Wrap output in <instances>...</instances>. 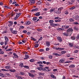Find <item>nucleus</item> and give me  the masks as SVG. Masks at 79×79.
<instances>
[{
	"label": "nucleus",
	"mask_w": 79,
	"mask_h": 79,
	"mask_svg": "<svg viewBox=\"0 0 79 79\" xmlns=\"http://www.w3.org/2000/svg\"><path fill=\"white\" fill-rule=\"evenodd\" d=\"M39 47V45L38 44H36L35 45L34 47L35 48H37V47Z\"/></svg>",
	"instance_id": "51"
},
{
	"label": "nucleus",
	"mask_w": 79,
	"mask_h": 79,
	"mask_svg": "<svg viewBox=\"0 0 79 79\" xmlns=\"http://www.w3.org/2000/svg\"><path fill=\"white\" fill-rule=\"evenodd\" d=\"M1 70L2 71H8V70H6L4 69H2Z\"/></svg>",
	"instance_id": "44"
},
{
	"label": "nucleus",
	"mask_w": 79,
	"mask_h": 79,
	"mask_svg": "<svg viewBox=\"0 0 79 79\" xmlns=\"http://www.w3.org/2000/svg\"><path fill=\"white\" fill-rule=\"evenodd\" d=\"M49 23H53V21L52 20H51L49 21Z\"/></svg>",
	"instance_id": "62"
},
{
	"label": "nucleus",
	"mask_w": 79,
	"mask_h": 79,
	"mask_svg": "<svg viewBox=\"0 0 79 79\" xmlns=\"http://www.w3.org/2000/svg\"><path fill=\"white\" fill-rule=\"evenodd\" d=\"M6 75L7 76H10V74L8 73H5Z\"/></svg>",
	"instance_id": "40"
},
{
	"label": "nucleus",
	"mask_w": 79,
	"mask_h": 79,
	"mask_svg": "<svg viewBox=\"0 0 79 79\" xmlns=\"http://www.w3.org/2000/svg\"><path fill=\"white\" fill-rule=\"evenodd\" d=\"M28 74L29 75V76H30V77H34L35 76L33 74H31V73H28Z\"/></svg>",
	"instance_id": "9"
},
{
	"label": "nucleus",
	"mask_w": 79,
	"mask_h": 79,
	"mask_svg": "<svg viewBox=\"0 0 79 79\" xmlns=\"http://www.w3.org/2000/svg\"><path fill=\"white\" fill-rule=\"evenodd\" d=\"M10 71V72H12V73H15V72H16V70L15 69H11L9 70Z\"/></svg>",
	"instance_id": "13"
},
{
	"label": "nucleus",
	"mask_w": 79,
	"mask_h": 79,
	"mask_svg": "<svg viewBox=\"0 0 79 79\" xmlns=\"http://www.w3.org/2000/svg\"><path fill=\"white\" fill-rule=\"evenodd\" d=\"M57 38L59 42H62V39H61V37H58Z\"/></svg>",
	"instance_id": "7"
},
{
	"label": "nucleus",
	"mask_w": 79,
	"mask_h": 79,
	"mask_svg": "<svg viewBox=\"0 0 79 79\" xmlns=\"http://www.w3.org/2000/svg\"><path fill=\"white\" fill-rule=\"evenodd\" d=\"M30 62H34V59H31L30 60Z\"/></svg>",
	"instance_id": "53"
},
{
	"label": "nucleus",
	"mask_w": 79,
	"mask_h": 79,
	"mask_svg": "<svg viewBox=\"0 0 79 79\" xmlns=\"http://www.w3.org/2000/svg\"><path fill=\"white\" fill-rule=\"evenodd\" d=\"M0 76H2V77H4V76H3V73H0Z\"/></svg>",
	"instance_id": "35"
},
{
	"label": "nucleus",
	"mask_w": 79,
	"mask_h": 79,
	"mask_svg": "<svg viewBox=\"0 0 79 79\" xmlns=\"http://www.w3.org/2000/svg\"><path fill=\"white\" fill-rule=\"evenodd\" d=\"M37 30L38 31V32H41V31H42V30L41 29H37Z\"/></svg>",
	"instance_id": "37"
},
{
	"label": "nucleus",
	"mask_w": 79,
	"mask_h": 79,
	"mask_svg": "<svg viewBox=\"0 0 79 79\" xmlns=\"http://www.w3.org/2000/svg\"><path fill=\"white\" fill-rule=\"evenodd\" d=\"M25 58H24V60H26L27 58H29V56L28 55H26L25 56Z\"/></svg>",
	"instance_id": "11"
},
{
	"label": "nucleus",
	"mask_w": 79,
	"mask_h": 79,
	"mask_svg": "<svg viewBox=\"0 0 79 79\" xmlns=\"http://www.w3.org/2000/svg\"><path fill=\"white\" fill-rule=\"evenodd\" d=\"M18 14H17V15H16V16L15 17V18H14V19L15 20H16L18 18Z\"/></svg>",
	"instance_id": "24"
},
{
	"label": "nucleus",
	"mask_w": 79,
	"mask_h": 79,
	"mask_svg": "<svg viewBox=\"0 0 79 79\" xmlns=\"http://www.w3.org/2000/svg\"><path fill=\"white\" fill-rule=\"evenodd\" d=\"M76 19H79V16L78 15H77L76 16Z\"/></svg>",
	"instance_id": "57"
},
{
	"label": "nucleus",
	"mask_w": 79,
	"mask_h": 79,
	"mask_svg": "<svg viewBox=\"0 0 79 79\" xmlns=\"http://www.w3.org/2000/svg\"><path fill=\"white\" fill-rule=\"evenodd\" d=\"M72 62V61H66L65 62V63H71Z\"/></svg>",
	"instance_id": "42"
},
{
	"label": "nucleus",
	"mask_w": 79,
	"mask_h": 79,
	"mask_svg": "<svg viewBox=\"0 0 79 79\" xmlns=\"http://www.w3.org/2000/svg\"><path fill=\"white\" fill-rule=\"evenodd\" d=\"M63 10V7H62L59 8L58 9V10L60 11H61V10Z\"/></svg>",
	"instance_id": "21"
},
{
	"label": "nucleus",
	"mask_w": 79,
	"mask_h": 79,
	"mask_svg": "<svg viewBox=\"0 0 79 79\" xmlns=\"http://www.w3.org/2000/svg\"><path fill=\"white\" fill-rule=\"evenodd\" d=\"M14 15H15V13H14V12H12L11 14V16H13Z\"/></svg>",
	"instance_id": "39"
},
{
	"label": "nucleus",
	"mask_w": 79,
	"mask_h": 79,
	"mask_svg": "<svg viewBox=\"0 0 79 79\" xmlns=\"http://www.w3.org/2000/svg\"><path fill=\"white\" fill-rule=\"evenodd\" d=\"M16 15H17V14H18L17 16L18 17H19V16H21V12H19V13H16Z\"/></svg>",
	"instance_id": "20"
},
{
	"label": "nucleus",
	"mask_w": 79,
	"mask_h": 79,
	"mask_svg": "<svg viewBox=\"0 0 79 79\" xmlns=\"http://www.w3.org/2000/svg\"><path fill=\"white\" fill-rule=\"evenodd\" d=\"M8 23H9V24H13V22L12 21H9V22H8Z\"/></svg>",
	"instance_id": "60"
},
{
	"label": "nucleus",
	"mask_w": 79,
	"mask_h": 79,
	"mask_svg": "<svg viewBox=\"0 0 79 79\" xmlns=\"http://www.w3.org/2000/svg\"><path fill=\"white\" fill-rule=\"evenodd\" d=\"M76 8V7H75V6L72 7L70 8V10H73V9H74V8Z\"/></svg>",
	"instance_id": "55"
},
{
	"label": "nucleus",
	"mask_w": 79,
	"mask_h": 79,
	"mask_svg": "<svg viewBox=\"0 0 79 79\" xmlns=\"http://www.w3.org/2000/svg\"><path fill=\"white\" fill-rule=\"evenodd\" d=\"M39 52H43L44 51V49H40L39 50Z\"/></svg>",
	"instance_id": "59"
},
{
	"label": "nucleus",
	"mask_w": 79,
	"mask_h": 79,
	"mask_svg": "<svg viewBox=\"0 0 79 79\" xmlns=\"http://www.w3.org/2000/svg\"><path fill=\"white\" fill-rule=\"evenodd\" d=\"M20 73L21 75H24L25 74V73H24V72H20Z\"/></svg>",
	"instance_id": "30"
},
{
	"label": "nucleus",
	"mask_w": 79,
	"mask_h": 79,
	"mask_svg": "<svg viewBox=\"0 0 79 79\" xmlns=\"http://www.w3.org/2000/svg\"><path fill=\"white\" fill-rule=\"evenodd\" d=\"M25 23L27 25H29V24H31V23L30 21H27L25 22Z\"/></svg>",
	"instance_id": "10"
},
{
	"label": "nucleus",
	"mask_w": 79,
	"mask_h": 79,
	"mask_svg": "<svg viewBox=\"0 0 79 79\" xmlns=\"http://www.w3.org/2000/svg\"><path fill=\"white\" fill-rule=\"evenodd\" d=\"M69 21H71V22H73V21H74V20H73V19H72V18H70L69 19Z\"/></svg>",
	"instance_id": "46"
},
{
	"label": "nucleus",
	"mask_w": 79,
	"mask_h": 79,
	"mask_svg": "<svg viewBox=\"0 0 79 79\" xmlns=\"http://www.w3.org/2000/svg\"><path fill=\"white\" fill-rule=\"evenodd\" d=\"M75 65H74L72 64L69 66V68H74Z\"/></svg>",
	"instance_id": "28"
},
{
	"label": "nucleus",
	"mask_w": 79,
	"mask_h": 79,
	"mask_svg": "<svg viewBox=\"0 0 79 79\" xmlns=\"http://www.w3.org/2000/svg\"><path fill=\"white\" fill-rule=\"evenodd\" d=\"M56 13L57 14H60L61 13V11L59 10H57L56 11Z\"/></svg>",
	"instance_id": "25"
},
{
	"label": "nucleus",
	"mask_w": 79,
	"mask_h": 79,
	"mask_svg": "<svg viewBox=\"0 0 79 79\" xmlns=\"http://www.w3.org/2000/svg\"><path fill=\"white\" fill-rule=\"evenodd\" d=\"M7 32V31H4L3 32L2 34H5V33H6Z\"/></svg>",
	"instance_id": "63"
},
{
	"label": "nucleus",
	"mask_w": 79,
	"mask_h": 79,
	"mask_svg": "<svg viewBox=\"0 0 79 79\" xmlns=\"http://www.w3.org/2000/svg\"><path fill=\"white\" fill-rule=\"evenodd\" d=\"M73 29L75 30H76V31H78V28H77V27H73Z\"/></svg>",
	"instance_id": "29"
},
{
	"label": "nucleus",
	"mask_w": 79,
	"mask_h": 79,
	"mask_svg": "<svg viewBox=\"0 0 79 79\" xmlns=\"http://www.w3.org/2000/svg\"><path fill=\"white\" fill-rule=\"evenodd\" d=\"M66 52L65 51H63L61 52L62 54H64V53H66Z\"/></svg>",
	"instance_id": "32"
},
{
	"label": "nucleus",
	"mask_w": 79,
	"mask_h": 79,
	"mask_svg": "<svg viewBox=\"0 0 79 79\" xmlns=\"http://www.w3.org/2000/svg\"><path fill=\"white\" fill-rule=\"evenodd\" d=\"M19 66L20 68H23V67H24V64L23 63H21L20 64Z\"/></svg>",
	"instance_id": "17"
},
{
	"label": "nucleus",
	"mask_w": 79,
	"mask_h": 79,
	"mask_svg": "<svg viewBox=\"0 0 79 79\" xmlns=\"http://www.w3.org/2000/svg\"><path fill=\"white\" fill-rule=\"evenodd\" d=\"M53 54V55H55V56H60V55L56 53H54Z\"/></svg>",
	"instance_id": "19"
},
{
	"label": "nucleus",
	"mask_w": 79,
	"mask_h": 79,
	"mask_svg": "<svg viewBox=\"0 0 79 79\" xmlns=\"http://www.w3.org/2000/svg\"><path fill=\"white\" fill-rule=\"evenodd\" d=\"M11 32L13 34H17V31H11Z\"/></svg>",
	"instance_id": "15"
},
{
	"label": "nucleus",
	"mask_w": 79,
	"mask_h": 79,
	"mask_svg": "<svg viewBox=\"0 0 79 79\" xmlns=\"http://www.w3.org/2000/svg\"><path fill=\"white\" fill-rule=\"evenodd\" d=\"M54 10H55V8L52 9H51V10H50V12L51 13H52V11H54Z\"/></svg>",
	"instance_id": "34"
},
{
	"label": "nucleus",
	"mask_w": 79,
	"mask_h": 79,
	"mask_svg": "<svg viewBox=\"0 0 79 79\" xmlns=\"http://www.w3.org/2000/svg\"><path fill=\"white\" fill-rule=\"evenodd\" d=\"M53 58V56L52 55H50L49 56V59H52V58Z\"/></svg>",
	"instance_id": "47"
},
{
	"label": "nucleus",
	"mask_w": 79,
	"mask_h": 79,
	"mask_svg": "<svg viewBox=\"0 0 79 79\" xmlns=\"http://www.w3.org/2000/svg\"><path fill=\"white\" fill-rule=\"evenodd\" d=\"M22 42H23V43H26V40H24L23 39L22 41Z\"/></svg>",
	"instance_id": "50"
},
{
	"label": "nucleus",
	"mask_w": 79,
	"mask_h": 79,
	"mask_svg": "<svg viewBox=\"0 0 79 79\" xmlns=\"http://www.w3.org/2000/svg\"><path fill=\"white\" fill-rule=\"evenodd\" d=\"M79 52V51L77 50L76 51H74V53H78V52Z\"/></svg>",
	"instance_id": "54"
},
{
	"label": "nucleus",
	"mask_w": 79,
	"mask_h": 79,
	"mask_svg": "<svg viewBox=\"0 0 79 79\" xmlns=\"http://www.w3.org/2000/svg\"><path fill=\"white\" fill-rule=\"evenodd\" d=\"M64 27L65 29H68V28L69 27V26L68 25H64Z\"/></svg>",
	"instance_id": "22"
},
{
	"label": "nucleus",
	"mask_w": 79,
	"mask_h": 79,
	"mask_svg": "<svg viewBox=\"0 0 79 79\" xmlns=\"http://www.w3.org/2000/svg\"><path fill=\"white\" fill-rule=\"evenodd\" d=\"M37 19V18L36 17H35L34 18H33L32 19V20L33 21H36Z\"/></svg>",
	"instance_id": "26"
},
{
	"label": "nucleus",
	"mask_w": 79,
	"mask_h": 79,
	"mask_svg": "<svg viewBox=\"0 0 79 79\" xmlns=\"http://www.w3.org/2000/svg\"><path fill=\"white\" fill-rule=\"evenodd\" d=\"M74 48H77V49H78V48H79V46H74Z\"/></svg>",
	"instance_id": "38"
},
{
	"label": "nucleus",
	"mask_w": 79,
	"mask_h": 79,
	"mask_svg": "<svg viewBox=\"0 0 79 79\" xmlns=\"http://www.w3.org/2000/svg\"><path fill=\"white\" fill-rule=\"evenodd\" d=\"M64 60L62 59H61L60 60L59 62L61 63H64Z\"/></svg>",
	"instance_id": "18"
},
{
	"label": "nucleus",
	"mask_w": 79,
	"mask_h": 79,
	"mask_svg": "<svg viewBox=\"0 0 79 79\" xmlns=\"http://www.w3.org/2000/svg\"><path fill=\"white\" fill-rule=\"evenodd\" d=\"M73 31V30L72 28H69L67 30V33L68 34H70V35H71L72 34V32Z\"/></svg>",
	"instance_id": "1"
},
{
	"label": "nucleus",
	"mask_w": 79,
	"mask_h": 79,
	"mask_svg": "<svg viewBox=\"0 0 79 79\" xmlns=\"http://www.w3.org/2000/svg\"><path fill=\"white\" fill-rule=\"evenodd\" d=\"M45 68L43 69V71H50V70L49 69V67H46Z\"/></svg>",
	"instance_id": "2"
},
{
	"label": "nucleus",
	"mask_w": 79,
	"mask_h": 79,
	"mask_svg": "<svg viewBox=\"0 0 79 79\" xmlns=\"http://www.w3.org/2000/svg\"><path fill=\"white\" fill-rule=\"evenodd\" d=\"M51 77H52V78H53V79H56V77L53 74H51Z\"/></svg>",
	"instance_id": "16"
},
{
	"label": "nucleus",
	"mask_w": 79,
	"mask_h": 79,
	"mask_svg": "<svg viewBox=\"0 0 79 79\" xmlns=\"http://www.w3.org/2000/svg\"><path fill=\"white\" fill-rule=\"evenodd\" d=\"M71 39L72 40H75V37H74V36H72L71 37Z\"/></svg>",
	"instance_id": "48"
},
{
	"label": "nucleus",
	"mask_w": 79,
	"mask_h": 79,
	"mask_svg": "<svg viewBox=\"0 0 79 79\" xmlns=\"http://www.w3.org/2000/svg\"><path fill=\"white\" fill-rule=\"evenodd\" d=\"M37 3L38 4H41V3H42V1L40 0Z\"/></svg>",
	"instance_id": "23"
},
{
	"label": "nucleus",
	"mask_w": 79,
	"mask_h": 79,
	"mask_svg": "<svg viewBox=\"0 0 79 79\" xmlns=\"http://www.w3.org/2000/svg\"><path fill=\"white\" fill-rule=\"evenodd\" d=\"M0 54H1L2 55H3V54H4V52L3 51H0Z\"/></svg>",
	"instance_id": "41"
},
{
	"label": "nucleus",
	"mask_w": 79,
	"mask_h": 79,
	"mask_svg": "<svg viewBox=\"0 0 79 79\" xmlns=\"http://www.w3.org/2000/svg\"><path fill=\"white\" fill-rule=\"evenodd\" d=\"M23 33L26 34V33H27V31H23Z\"/></svg>",
	"instance_id": "64"
},
{
	"label": "nucleus",
	"mask_w": 79,
	"mask_h": 79,
	"mask_svg": "<svg viewBox=\"0 0 79 79\" xmlns=\"http://www.w3.org/2000/svg\"><path fill=\"white\" fill-rule=\"evenodd\" d=\"M34 15H35V16H39L40 15V12H38L36 14H34Z\"/></svg>",
	"instance_id": "5"
},
{
	"label": "nucleus",
	"mask_w": 79,
	"mask_h": 79,
	"mask_svg": "<svg viewBox=\"0 0 79 79\" xmlns=\"http://www.w3.org/2000/svg\"><path fill=\"white\" fill-rule=\"evenodd\" d=\"M53 49H56V50H64V48H57V47L56 46H55L54 47H53Z\"/></svg>",
	"instance_id": "3"
},
{
	"label": "nucleus",
	"mask_w": 79,
	"mask_h": 79,
	"mask_svg": "<svg viewBox=\"0 0 79 79\" xmlns=\"http://www.w3.org/2000/svg\"><path fill=\"white\" fill-rule=\"evenodd\" d=\"M46 64H47V65H48V64H50V62H46Z\"/></svg>",
	"instance_id": "58"
},
{
	"label": "nucleus",
	"mask_w": 79,
	"mask_h": 79,
	"mask_svg": "<svg viewBox=\"0 0 79 79\" xmlns=\"http://www.w3.org/2000/svg\"><path fill=\"white\" fill-rule=\"evenodd\" d=\"M5 68L6 69H9L10 68V67L9 66H6Z\"/></svg>",
	"instance_id": "52"
},
{
	"label": "nucleus",
	"mask_w": 79,
	"mask_h": 79,
	"mask_svg": "<svg viewBox=\"0 0 79 79\" xmlns=\"http://www.w3.org/2000/svg\"><path fill=\"white\" fill-rule=\"evenodd\" d=\"M44 73H42L41 72L39 73V75H44Z\"/></svg>",
	"instance_id": "49"
},
{
	"label": "nucleus",
	"mask_w": 79,
	"mask_h": 79,
	"mask_svg": "<svg viewBox=\"0 0 79 79\" xmlns=\"http://www.w3.org/2000/svg\"><path fill=\"white\" fill-rule=\"evenodd\" d=\"M46 44L47 45V47H49V46H50V42H47L46 43Z\"/></svg>",
	"instance_id": "6"
},
{
	"label": "nucleus",
	"mask_w": 79,
	"mask_h": 79,
	"mask_svg": "<svg viewBox=\"0 0 79 79\" xmlns=\"http://www.w3.org/2000/svg\"><path fill=\"white\" fill-rule=\"evenodd\" d=\"M36 0H30L29 4L31 5H34L35 3V1Z\"/></svg>",
	"instance_id": "4"
},
{
	"label": "nucleus",
	"mask_w": 79,
	"mask_h": 79,
	"mask_svg": "<svg viewBox=\"0 0 79 79\" xmlns=\"http://www.w3.org/2000/svg\"><path fill=\"white\" fill-rule=\"evenodd\" d=\"M8 51H12V49H8L6 50V52H8Z\"/></svg>",
	"instance_id": "45"
},
{
	"label": "nucleus",
	"mask_w": 79,
	"mask_h": 79,
	"mask_svg": "<svg viewBox=\"0 0 79 79\" xmlns=\"http://www.w3.org/2000/svg\"><path fill=\"white\" fill-rule=\"evenodd\" d=\"M37 64H43V63H42V62H40V61H39V62H38L37 63Z\"/></svg>",
	"instance_id": "43"
},
{
	"label": "nucleus",
	"mask_w": 79,
	"mask_h": 79,
	"mask_svg": "<svg viewBox=\"0 0 79 79\" xmlns=\"http://www.w3.org/2000/svg\"><path fill=\"white\" fill-rule=\"evenodd\" d=\"M63 35H65V36H68V33L67 32V33H63Z\"/></svg>",
	"instance_id": "33"
},
{
	"label": "nucleus",
	"mask_w": 79,
	"mask_h": 79,
	"mask_svg": "<svg viewBox=\"0 0 79 79\" xmlns=\"http://www.w3.org/2000/svg\"><path fill=\"white\" fill-rule=\"evenodd\" d=\"M60 19V18L58 17H56L55 18V19Z\"/></svg>",
	"instance_id": "56"
},
{
	"label": "nucleus",
	"mask_w": 79,
	"mask_h": 79,
	"mask_svg": "<svg viewBox=\"0 0 79 79\" xmlns=\"http://www.w3.org/2000/svg\"><path fill=\"white\" fill-rule=\"evenodd\" d=\"M51 25L52 26H57L58 25L57 24H55V23H52L51 24Z\"/></svg>",
	"instance_id": "8"
},
{
	"label": "nucleus",
	"mask_w": 79,
	"mask_h": 79,
	"mask_svg": "<svg viewBox=\"0 0 79 79\" xmlns=\"http://www.w3.org/2000/svg\"><path fill=\"white\" fill-rule=\"evenodd\" d=\"M69 46L71 47H73V44L72 43H69Z\"/></svg>",
	"instance_id": "27"
},
{
	"label": "nucleus",
	"mask_w": 79,
	"mask_h": 79,
	"mask_svg": "<svg viewBox=\"0 0 79 79\" xmlns=\"http://www.w3.org/2000/svg\"><path fill=\"white\" fill-rule=\"evenodd\" d=\"M13 55L15 56V58H18L19 57L18 55H16V53H13Z\"/></svg>",
	"instance_id": "14"
},
{
	"label": "nucleus",
	"mask_w": 79,
	"mask_h": 79,
	"mask_svg": "<svg viewBox=\"0 0 79 79\" xmlns=\"http://www.w3.org/2000/svg\"><path fill=\"white\" fill-rule=\"evenodd\" d=\"M15 6H19V5L18 4H15Z\"/></svg>",
	"instance_id": "61"
},
{
	"label": "nucleus",
	"mask_w": 79,
	"mask_h": 79,
	"mask_svg": "<svg viewBox=\"0 0 79 79\" xmlns=\"http://www.w3.org/2000/svg\"><path fill=\"white\" fill-rule=\"evenodd\" d=\"M4 38L5 39L6 41V42H8V37H6V36H5L4 37Z\"/></svg>",
	"instance_id": "12"
},
{
	"label": "nucleus",
	"mask_w": 79,
	"mask_h": 79,
	"mask_svg": "<svg viewBox=\"0 0 79 79\" xmlns=\"http://www.w3.org/2000/svg\"><path fill=\"white\" fill-rule=\"evenodd\" d=\"M24 68H26V69H29V66L26 65L24 66Z\"/></svg>",
	"instance_id": "31"
},
{
	"label": "nucleus",
	"mask_w": 79,
	"mask_h": 79,
	"mask_svg": "<svg viewBox=\"0 0 79 79\" xmlns=\"http://www.w3.org/2000/svg\"><path fill=\"white\" fill-rule=\"evenodd\" d=\"M38 70H43V68L41 67H39L38 68Z\"/></svg>",
	"instance_id": "36"
}]
</instances>
